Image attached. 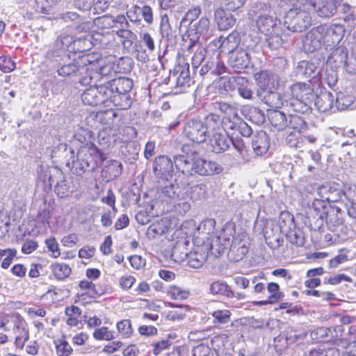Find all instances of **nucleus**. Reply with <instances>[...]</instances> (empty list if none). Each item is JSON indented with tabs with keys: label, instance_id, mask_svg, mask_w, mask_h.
Wrapping results in <instances>:
<instances>
[{
	"label": "nucleus",
	"instance_id": "obj_1",
	"mask_svg": "<svg viewBox=\"0 0 356 356\" xmlns=\"http://www.w3.org/2000/svg\"><path fill=\"white\" fill-rule=\"evenodd\" d=\"M92 132L88 128L78 126L74 134V138L82 145L75 152L70 149V157L67 160V166L70 168L73 173L81 176L86 172L96 169L104 160L103 154L97 147L90 142Z\"/></svg>",
	"mask_w": 356,
	"mask_h": 356
},
{
	"label": "nucleus",
	"instance_id": "obj_2",
	"mask_svg": "<svg viewBox=\"0 0 356 356\" xmlns=\"http://www.w3.org/2000/svg\"><path fill=\"white\" fill-rule=\"evenodd\" d=\"M345 31L344 26L338 24L318 26L306 35L303 40V47L309 52L314 51L322 46L326 49L332 50L341 41Z\"/></svg>",
	"mask_w": 356,
	"mask_h": 356
},
{
	"label": "nucleus",
	"instance_id": "obj_3",
	"mask_svg": "<svg viewBox=\"0 0 356 356\" xmlns=\"http://www.w3.org/2000/svg\"><path fill=\"white\" fill-rule=\"evenodd\" d=\"M220 125L219 115L211 113L204 120H191L184 127V136L193 143H202L206 141L211 131L216 130Z\"/></svg>",
	"mask_w": 356,
	"mask_h": 356
},
{
	"label": "nucleus",
	"instance_id": "obj_4",
	"mask_svg": "<svg viewBox=\"0 0 356 356\" xmlns=\"http://www.w3.org/2000/svg\"><path fill=\"white\" fill-rule=\"evenodd\" d=\"M285 97H288L293 111L305 113L309 108V104L313 101L314 89L310 83L297 82L285 92Z\"/></svg>",
	"mask_w": 356,
	"mask_h": 356
},
{
	"label": "nucleus",
	"instance_id": "obj_5",
	"mask_svg": "<svg viewBox=\"0 0 356 356\" xmlns=\"http://www.w3.org/2000/svg\"><path fill=\"white\" fill-rule=\"evenodd\" d=\"M312 17L309 12L293 8L285 15L284 25L293 32H302L311 25Z\"/></svg>",
	"mask_w": 356,
	"mask_h": 356
},
{
	"label": "nucleus",
	"instance_id": "obj_6",
	"mask_svg": "<svg viewBox=\"0 0 356 356\" xmlns=\"http://www.w3.org/2000/svg\"><path fill=\"white\" fill-rule=\"evenodd\" d=\"M112 91L109 90L105 84L92 86L86 89L81 95V100L84 104L90 106H97L102 104H106L110 106V98Z\"/></svg>",
	"mask_w": 356,
	"mask_h": 356
},
{
	"label": "nucleus",
	"instance_id": "obj_7",
	"mask_svg": "<svg viewBox=\"0 0 356 356\" xmlns=\"http://www.w3.org/2000/svg\"><path fill=\"white\" fill-rule=\"evenodd\" d=\"M174 159L172 160L169 156H158L152 163L153 172L157 178L168 181L174 175Z\"/></svg>",
	"mask_w": 356,
	"mask_h": 356
},
{
	"label": "nucleus",
	"instance_id": "obj_8",
	"mask_svg": "<svg viewBox=\"0 0 356 356\" xmlns=\"http://www.w3.org/2000/svg\"><path fill=\"white\" fill-rule=\"evenodd\" d=\"M105 86L112 91L110 103L117 106L118 96L129 92L133 87V81L127 77H118L106 82Z\"/></svg>",
	"mask_w": 356,
	"mask_h": 356
},
{
	"label": "nucleus",
	"instance_id": "obj_9",
	"mask_svg": "<svg viewBox=\"0 0 356 356\" xmlns=\"http://www.w3.org/2000/svg\"><path fill=\"white\" fill-rule=\"evenodd\" d=\"M209 146L211 150L216 154H220L227 151L232 143V138H229L225 131L219 126L216 130L209 133Z\"/></svg>",
	"mask_w": 356,
	"mask_h": 356
},
{
	"label": "nucleus",
	"instance_id": "obj_10",
	"mask_svg": "<svg viewBox=\"0 0 356 356\" xmlns=\"http://www.w3.org/2000/svg\"><path fill=\"white\" fill-rule=\"evenodd\" d=\"M249 237L245 233L238 234L232 240L228 256L234 262L241 260L249 250Z\"/></svg>",
	"mask_w": 356,
	"mask_h": 356
},
{
	"label": "nucleus",
	"instance_id": "obj_11",
	"mask_svg": "<svg viewBox=\"0 0 356 356\" xmlns=\"http://www.w3.org/2000/svg\"><path fill=\"white\" fill-rule=\"evenodd\" d=\"M258 89L257 95L264 96L266 93L275 91L279 83V76L269 71H261L256 74Z\"/></svg>",
	"mask_w": 356,
	"mask_h": 356
},
{
	"label": "nucleus",
	"instance_id": "obj_12",
	"mask_svg": "<svg viewBox=\"0 0 356 356\" xmlns=\"http://www.w3.org/2000/svg\"><path fill=\"white\" fill-rule=\"evenodd\" d=\"M224 131L234 130L238 131L243 137H249L252 133L251 127L238 115V113L232 117H223L220 119V127Z\"/></svg>",
	"mask_w": 356,
	"mask_h": 356
},
{
	"label": "nucleus",
	"instance_id": "obj_13",
	"mask_svg": "<svg viewBox=\"0 0 356 356\" xmlns=\"http://www.w3.org/2000/svg\"><path fill=\"white\" fill-rule=\"evenodd\" d=\"M241 38L236 32L230 33L227 37L222 36L215 39L212 44L220 50L221 53L232 54L240 44Z\"/></svg>",
	"mask_w": 356,
	"mask_h": 356
},
{
	"label": "nucleus",
	"instance_id": "obj_14",
	"mask_svg": "<svg viewBox=\"0 0 356 356\" xmlns=\"http://www.w3.org/2000/svg\"><path fill=\"white\" fill-rule=\"evenodd\" d=\"M208 246L195 243L193 250L188 253L186 258L188 265L193 268H199L203 266L208 257Z\"/></svg>",
	"mask_w": 356,
	"mask_h": 356
},
{
	"label": "nucleus",
	"instance_id": "obj_15",
	"mask_svg": "<svg viewBox=\"0 0 356 356\" xmlns=\"http://www.w3.org/2000/svg\"><path fill=\"white\" fill-rule=\"evenodd\" d=\"M343 328L341 325L332 328L318 327L310 333L311 338L316 341H336L341 336Z\"/></svg>",
	"mask_w": 356,
	"mask_h": 356
},
{
	"label": "nucleus",
	"instance_id": "obj_16",
	"mask_svg": "<svg viewBox=\"0 0 356 356\" xmlns=\"http://www.w3.org/2000/svg\"><path fill=\"white\" fill-rule=\"evenodd\" d=\"M197 154L195 153L180 154L174 156V163L177 170L185 175H192L195 172V160Z\"/></svg>",
	"mask_w": 356,
	"mask_h": 356
},
{
	"label": "nucleus",
	"instance_id": "obj_17",
	"mask_svg": "<svg viewBox=\"0 0 356 356\" xmlns=\"http://www.w3.org/2000/svg\"><path fill=\"white\" fill-rule=\"evenodd\" d=\"M222 171V167L218 163L201 159L197 155L196 160H195L194 173L202 176H209L220 174Z\"/></svg>",
	"mask_w": 356,
	"mask_h": 356
},
{
	"label": "nucleus",
	"instance_id": "obj_18",
	"mask_svg": "<svg viewBox=\"0 0 356 356\" xmlns=\"http://www.w3.org/2000/svg\"><path fill=\"white\" fill-rule=\"evenodd\" d=\"M318 65L317 59L301 60L298 63L296 73L302 78L312 79L320 73Z\"/></svg>",
	"mask_w": 356,
	"mask_h": 356
},
{
	"label": "nucleus",
	"instance_id": "obj_19",
	"mask_svg": "<svg viewBox=\"0 0 356 356\" xmlns=\"http://www.w3.org/2000/svg\"><path fill=\"white\" fill-rule=\"evenodd\" d=\"M348 51L346 47L339 46L334 49L327 58V63L335 69H345L347 66Z\"/></svg>",
	"mask_w": 356,
	"mask_h": 356
},
{
	"label": "nucleus",
	"instance_id": "obj_20",
	"mask_svg": "<svg viewBox=\"0 0 356 356\" xmlns=\"http://www.w3.org/2000/svg\"><path fill=\"white\" fill-rule=\"evenodd\" d=\"M252 13H254V15H252L251 13H249V15L250 16V17L252 18V19H254L256 17H258L257 20V26L259 31L261 33H264L266 35L271 34V32L274 31L275 26L276 24L273 17L268 15H266L264 13H261L257 16L258 12L256 11L255 10H253Z\"/></svg>",
	"mask_w": 356,
	"mask_h": 356
},
{
	"label": "nucleus",
	"instance_id": "obj_21",
	"mask_svg": "<svg viewBox=\"0 0 356 356\" xmlns=\"http://www.w3.org/2000/svg\"><path fill=\"white\" fill-rule=\"evenodd\" d=\"M335 97L330 92H323L317 95L315 99V106L322 113L334 112V106Z\"/></svg>",
	"mask_w": 356,
	"mask_h": 356
},
{
	"label": "nucleus",
	"instance_id": "obj_22",
	"mask_svg": "<svg viewBox=\"0 0 356 356\" xmlns=\"http://www.w3.org/2000/svg\"><path fill=\"white\" fill-rule=\"evenodd\" d=\"M204 245L208 246V252L217 257L222 254L230 245L229 239H226L222 236H215L211 241H202Z\"/></svg>",
	"mask_w": 356,
	"mask_h": 356
},
{
	"label": "nucleus",
	"instance_id": "obj_23",
	"mask_svg": "<svg viewBox=\"0 0 356 356\" xmlns=\"http://www.w3.org/2000/svg\"><path fill=\"white\" fill-rule=\"evenodd\" d=\"M246 82L247 79L242 76H222L218 82V87L220 94L227 95L234 91L237 85L243 84V83Z\"/></svg>",
	"mask_w": 356,
	"mask_h": 356
},
{
	"label": "nucleus",
	"instance_id": "obj_24",
	"mask_svg": "<svg viewBox=\"0 0 356 356\" xmlns=\"http://www.w3.org/2000/svg\"><path fill=\"white\" fill-rule=\"evenodd\" d=\"M259 98L272 108L290 107L289 100L287 97H285V93L282 95L280 93L272 91L266 93L264 96H259Z\"/></svg>",
	"mask_w": 356,
	"mask_h": 356
},
{
	"label": "nucleus",
	"instance_id": "obj_25",
	"mask_svg": "<svg viewBox=\"0 0 356 356\" xmlns=\"http://www.w3.org/2000/svg\"><path fill=\"white\" fill-rule=\"evenodd\" d=\"M209 20L207 18H201L197 23L194 24L189 29V36L191 37L188 50L196 46L195 40L199 39L197 35H206L209 26Z\"/></svg>",
	"mask_w": 356,
	"mask_h": 356
},
{
	"label": "nucleus",
	"instance_id": "obj_26",
	"mask_svg": "<svg viewBox=\"0 0 356 356\" xmlns=\"http://www.w3.org/2000/svg\"><path fill=\"white\" fill-rule=\"evenodd\" d=\"M337 1H309L308 6L312 7L318 15L322 17L332 16L337 11Z\"/></svg>",
	"mask_w": 356,
	"mask_h": 356
},
{
	"label": "nucleus",
	"instance_id": "obj_27",
	"mask_svg": "<svg viewBox=\"0 0 356 356\" xmlns=\"http://www.w3.org/2000/svg\"><path fill=\"white\" fill-rule=\"evenodd\" d=\"M215 22L220 31H226L232 28L236 19L231 13H227L223 8H218L214 13Z\"/></svg>",
	"mask_w": 356,
	"mask_h": 356
},
{
	"label": "nucleus",
	"instance_id": "obj_28",
	"mask_svg": "<svg viewBox=\"0 0 356 356\" xmlns=\"http://www.w3.org/2000/svg\"><path fill=\"white\" fill-rule=\"evenodd\" d=\"M252 145L256 154L263 155L266 154L270 147L269 138L266 133L260 131L254 136Z\"/></svg>",
	"mask_w": 356,
	"mask_h": 356
},
{
	"label": "nucleus",
	"instance_id": "obj_29",
	"mask_svg": "<svg viewBox=\"0 0 356 356\" xmlns=\"http://www.w3.org/2000/svg\"><path fill=\"white\" fill-rule=\"evenodd\" d=\"M229 60L233 67L242 70L248 67L249 65L250 56L246 50L237 49L231 54Z\"/></svg>",
	"mask_w": 356,
	"mask_h": 356
},
{
	"label": "nucleus",
	"instance_id": "obj_30",
	"mask_svg": "<svg viewBox=\"0 0 356 356\" xmlns=\"http://www.w3.org/2000/svg\"><path fill=\"white\" fill-rule=\"evenodd\" d=\"M215 221L212 219H207L201 222L197 229V236L195 239L194 243L200 244L199 240L205 241V239L209 241V236L213 233L215 228Z\"/></svg>",
	"mask_w": 356,
	"mask_h": 356
},
{
	"label": "nucleus",
	"instance_id": "obj_31",
	"mask_svg": "<svg viewBox=\"0 0 356 356\" xmlns=\"http://www.w3.org/2000/svg\"><path fill=\"white\" fill-rule=\"evenodd\" d=\"M118 67L113 61L100 59L98 61L95 72L97 76L101 77H113L118 72Z\"/></svg>",
	"mask_w": 356,
	"mask_h": 356
},
{
	"label": "nucleus",
	"instance_id": "obj_32",
	"mask_svg": "<svg viewBox=\"0 0 356 356\" xmlns=\"http://www.w3.org/2000/svg\"><path fill=\"white\" fill-rule=\"evenodd\" d=\"M76 72L81 73L79 70V65L76 64V58H71L70 56L65 57L63 63L58 69V74L60 76H66L72 75Z\"/></svg>",
	"mask_w": 356,
	"mask_h": 356
},
{
	"label": "nucleus",
	"instance_id": "obj_33",
	"mask_svg": "<svg viewBox=\"0 0 356 356\" xmlns=\"http://www.w3.org/2000/svg\"><path fill=\"white\" fill-rule=\"evenodd\" d=\"M268 119L271 124L278 130H283L287 127V118L283 112L271 111L268 113Z\"/></svg>",
	"mask_w": 356,
	"mask_h": 356
},
{
	"label": "nucleus",
	"instance_id": "obj_34",
	"mask_svg": "<svg viewBox=\"0 0 356 356\" xmlns=\"http://www.w3.org/2000/svg\"><path fill=\"white\" fill-rule=\"evenodd\" d=\"M94 45L91 41V37L90 35H87L84 37L74 38V43L71 49L72 53H83L86 51L90 50Z\"/></svg>",
	"mask_w": 356,
	"mask_h": 356
},
{
	"label": "nucleus",
	"instance_id": "obj_35",
	"mask_svg": "<svg viewBox=\"0 0 356 356\" xmlns=\"http://www.w3.org/2000/svg\"><path fill=\"white\" fill-rule=\"evenodd\" d=\"M177 72H179V74L177 78V86L179 87L181 90H184L190 86L191 82L189 65L186 63L183 66H179Z\"/></svg>",
	"mask_w": 356,
	"mask_h": 356
},
{
	"label": "nucleus",
	"instance_id": "obj_36",
	"mask_svg": "<svg viewBox=\"0 0 356 356\" xmlns=\"http://www.w3.org/2000/svg\"><path fill=\"white\" fill-rule=\"evenodd\" d=\"M210 291L213 295L220 294L232 298L234 296V292L231 290L226 282L222 281H216L213 282L210 286Z\"/></svg>",
	"mask_w": 356,
	"mask_h": 356
},
{
	"label": "nucleus",
	"instance_id": "obj_37",
	"mask_svg": "<svg viewBox=\"0 0 356 356\" xmlns=\"http://www.w3.org/2000/svg\"><path fill=\"white\" fill-rule=\"evenodd\" d=\"M51 269L54 277L59 280L67 278L71 274V268L64 263H54L51 266Z\"/></svg>",
	"mask_w": 356,
	"mask_h": 356
},
{
	"label": "nucleus",
	"instance_id": "obj_38",
	"mask_svg": "<svg viewBox=\"0 0 356 356\" xmlns=\"http://www.w3.org/2000/svg\"><path fill=\"white\" fill-rule=\"evenodd\" d=\"M65 313L67 316L66 323L69 326L75 327L79 323V318L81 314V310L76 306L72 305L65 309Z\"/></svg>",
	"mask_w": 356,
	"mask_h": 356
},
{
	"label": "nucleus",
	"instance_id": "obj_39",
	"mask_svg": "<svg viewBox=\"0 0 356 356\" xmlns=\"http://www.w3.org/2000/svg\"><path fill=\"white\" fill-rule=\"evenodd\" d=\"M300 133L302 130L305 129L307 123L303 118L297 114H289L287 117V127Z\"/></svg>",
	"mask_w": 356,
	"mask_h": 356
},
{
	"label": "nucleus",
	"instance_id": "obj_40",
	"mask_svg": "<svg viewBox=\"0 0 356 356\" xmlns=\"http://www.w3.org/2000/svg\"><path fill=\"white\" fill-rule=\"evenodd\" d=\"M186 241H179L173 246L171 256L176 261L186 259L188 252L186 251Z\"/></svg>",
	"mask_w": 356,
	"mask_h": 356
},
{
	"label": "nucleus",
	"instance_id": "obj_41",
	"mask_svg": "<svg viewBox=\"0 0 356 356\" xmlns=\"http://www.w3.org/2000/svg\"><path fill=\"white\" fill-rule=\"evenodd\" d=\"M108 114V111L91 112L86 118V123L90 127H96L97 124H105Z\"/></svg>",
	"mask_w": 356,
	"mask_h": 356
},
{
	"label": "nucleus",
	"instance_id": "obj_42",
	"mask_svg": "<svg viewBox=\"0 0 356 356\" xmlns=\"http://www.w3.org/2000/svg\"><path fill=\"white\" fill-rule=\"evenodd\" d=\"M304 356H341V355L336 348L325 349L319 347L305 352Z\"/></svg>",
	"mask_w": 356,
	"mask_h": 356
},
{
	"label": "nucleus",
	"instance_id": "obj_43",
	"mask_svg": "<svg viewBox=\"0 0 356 356\" xmlns=\"http://www.w3.org/2000/svg\"><path fill=\"white\" fill-rule=\"evenodd\" d=\"M335 111H343L347 109L353 103V97L349 95H345L342 92L337 94L335 98Z\"/></svg>",
	"mask_w": 356,
	"mask_h": 356
},
{
	"label": "nucleus",
	"instance_id": "obj_44",
	"mask_svg": "<svg viewBox=\"0 0 356 356\" xmlns=\"http://www.w3.org/2000/svg\"><path fill=\"white\" fill-rule=\"evenodd\" d=\"M74 38L70 35H60L55 42L56 47L58 49L67 51L70 53L72 52L71 48L74 43Z\"/></svg>",
	"mask_w": 356,
	"mask_h": 356
},
{
	"label": "nucleus",
	"instance_id": "obj_45",
	"mask_svg": "<svg viewBox=\"0 0 356 356\" xmlns=\"http://www.w3.org/2000/svg\"><path fill=\"white\" fill-rule=\"evenodd\" d=\"M167 221L161 219L160 221L152 223L148 228L147 234L149 237H154L156 235H162L168 230Z\"/></svg>",
	"mask_w": 356,
	"mask_h": 356
},
{
	"label": "nucleus",
	"instance_id": "obj_46",
	"mask_svg": "<svg viewBox=\"0 0 356 356\" xmlns=\"http://www.w3.org/2000/svg\"><path fill=\"white\" fill-rule=\"evenodd\" d=\"M167 293L174 300H186L190 296V291L181 287L171 285L168 288Z\"/></svg>",
	"mask_w": 356,
	"mask_h": 356
},
{
	"label": "nucleus",
	"instance_id": "obj_47",
	"mask_svg": "<svg viewBox=\"0 0 356 356\" xmlns=\"http://www.w3.org/2000/svg\"><path fill=\"white\" fill-rule=\"evenodd\" d=\"M54 343L58 356H69L72 353V346L65 339H57Z\"/></svg>",
	"mask_w": 356,
	"mask_h": 356
},
{
	"label": "nucleus",
	"instance_id": "obj_48",
	"mask_svg": "<svg viewBox=\"0 0 356 356\" xmlns=\"http://www.w3.org/2000/svg\"><path fill=\"white\" fill-rule=\"evenodd\" d=\"M207 186L204 184H196L191 187L189 194L193 200L204 199L207 195Z\"/></svg>",
	"mask_w": 356,
	"mask_h": 356
},
{
	"label": "nucleus",
	"instance_id": "obj_49",
	"mask_svg": "<svg viewBox=\"0 0 356 356\" xmlns=\"http://www.w3.org/2000/svg\"><path fill=\"white\" fill-rule=\"evenodd\" d=\"M267 290L270 293L268 298L273 304L283 299L284 293L280 291V286L278 284L270 282L267 286Z\"/></svg>",
	"mask_w": 356,
	"mask_h": 356
},
{
	"label": "nucleus",
	"instance_id": "obj_50",
	"mask_svg": "<svg viewBox=\"0 0 356 356\" xmlns=\"http://www.w3.org/2000/svg\"><path fill=\"white\" fill-rule=\"evenodd\" d=\"M118 331L122 338H129L133 332L131 321L124 319L118 322L116 325Z\"/></svg>",
	"mask_w": 356,
	"mask_h": 356
},
{
	"label": "nucleus",
	"instance_id": "obj_51",
	"mask_svg": "<svg viewBox=\"0 0 356 356\" xmlns=\"http://www.w3.org/2000/svg\"><path fill=\"white\" fill-rule=\"evenodd\" d=\"M92 336L96 340L110 341L115 339L114 332L110 331L106 327L96 328Z\"/></svg>",
	"mask_w": 356,
	"mask_h": 356
},
{
	"label": "nucleus",
	"instance_id": "obj_52",
	"mask_svg": "<svg viewBox=\"0 0 356 356\" xmlns=\"http://www.w3.org/2000/svg\"><path fill=\"white\" fill-rule=\"evenodd\" d=\"M13 332L16 334V337L24 338L25 340H29V329L26 322L22 319L19 320L15 323L13 327Z\"/></svg>",
	"mask_w": 356,
	"mask_h": 356
},
{
	"label": "nucleus",
	"instance_id": "obj_53",
	"mask_svg": "<svg viewBox=\"0 0 356 356\" xmlns=\"http://www.w3.org/2000/svg\"><path fill=\"white\" fill-rule=\"evenodd\" d=\"M177 309L170 310L166 314V318L171 321H181L186 317V307L177 306Z\"/></svg>",
	"mask_w": 356,
	"mask_h": 356
},
{
	"label": "nucleus",
	"instance_id": "obj_54",
	"mask_svg": "<svg viewBox=\"0 0 356 356\" xmlns=\"http://www.w3.org/2000/svg\"><path fill=\"white\" fill-rule=\"evenodd\" d=\"M214 323H227L230 321L231 312L228 309H216L211 313Z\"/></svg>",
	"mask_w": 356,
	"mask_h": 356
},
{
	"label": "nucleus",
	"instance_id": "obj_55",
	"mask_svg": "<svg viewBox=\"0 0 356 356\" xmlns=\"http://www.w3.org/2000/svg\"><path fill=\"white\" fill-rule=\"evenodd\" d=\"M209 63L211 65V74L221 75L226 72V66L218 57L212 58Z\"/></svg>",
	"mask_w": 356,
	"mask_h": 356
},
{
	"label": "nucleus",
	"instance_id": "obj_56",
	"mask_svg": "<svg viewBox=\"0 0 356 356\" xmlns=\"http://www.w3.org/2000/svg\"><path fill=\"white\" fill-rule=\"evenodd\" d=\"M266 39L268 47L272 49H277L282 47L284 40L279 34H269Z\"/></svg>",
	"mask_w": 356,
	"mask_h": 356
},
{
	"label": "nucleus",
	"instance_id": "obj_57",
	"mask_svg": "<svg viewBox=\"0 0 356 356\" xmlns=\"http://www.w3.org/2000/svg\"><path fill=\"white\" fill-rule=\"evenodd\" d=\"M218 109L225 115L224 117H232L238 113V109L235 106L225 102L218 103Z\"/></svg>",
	"mask_w": 356,
	"mask_h": 356
},
{
	"label": "nucleus",
	"instance_id": "obj_58",
	"mask_svg": "<svg viewBox=\"0 0 356 356\" xmlns=\"http://www.w3.org/2000/svg\"><path fill=\"white\" fill-rule=\"evenodd\" d=\"M45 243L48 248V250L51 252V256L54 258H57L60 256V252L58 246V243H57L55 238H49L46 239Z\"/></svg>",
	"mask_w": 356,
	"mask_h": 356
},
{
	"label": "nucleus",
	"instance_id": "obj_59",
	"mask_svg": "<svg viewBox=\"0 0 356 356\" xmlns=\"http://www.w3.org/2000/svg\"><path fill=\"white\" fill-rule=\"evenodd\" d=\"M206 55V50L204 48L198 46L193 56L192 57L193 67L196 68L202 63Z\"/></svg>",
	"mask_w": 356,
	"mask_h": 356
},
{
	"label": "nucleus",
	"instance_id": "obj_60",
	"mask_svg": "<svg viewBox=\"0 0 356 356\" xmlns=\"http://www.w3.org/2000/svg\"><path fill=\"white\" fill-rule=\"evenodd\" d=\"M15 68V63L9 57L0 56V69L5 73L10 72Z\"/></svg>",
	"mask_w": 356,
	"mask_h": 356
},
{
	"label": "nucleus",
	"instance_id": "obj_61",
	"mask_svg": "<svg viewBox=\"0 0 356 356\" xmlns=\"http://www.w3.org/2000/svg\"><path fill=\"white\" fill-rule=\"evenodd\" d=\"M334 67H332L330 70H326L325 73V77L324 80L327 83V85L332 88L335 86V85L337 83L338 80V75L337 73V69H333Z\"/></svg>",
	"mask_w": 356,
	"mask_h": 356
},
{
	"label": "nucleus",
	"instance_id": "obj_62",
	"mask_svg": "<svg viewBox=\"0 0 356 356\" xmlns=\"http://www.w3.org/2000/svg\"><path fill=\"white\" fill-rule=\"evenodd\" d=\"M55 192L60 197L67 196L69 193L72 192L70 186L67 184V181L63 180L57 184L55 186Z\"/></svg>",
	"mask_w": 356,
	"mask_h": 356
},
{
	"label": "nucleus",
	"instance_id": "obj_63",
	"mask_svg": "<svg viewBox=\"0 0 356 356\" xmlns=\"http://www.w3.org/2000/svg\"><path fill=\"white\" fill-rule=\"evenodd\" d=\"M239 95L244 99H250L252 97V91L250 87V83L247 80L246 83L237 85Z\"/></svg>",
	"mask_w": 356,
	"mask_h": 356
},
{
	"label": "nucleus",
	"instance_id": "obj_64",
	"mask_svg": "<svg viewBox=\"0 0 356 356\" xmlns=\"http://www.w3.org/2000/svg\"><path fill=\"white\" fill-rule=\"evenodd\" d=\"M287 238L290 243L297 246L304 245V238L300 232L291 231L288 234Z\"/></svg>",
	"mask_w": 356,
	"mask_h": 356
}]
</instances>
